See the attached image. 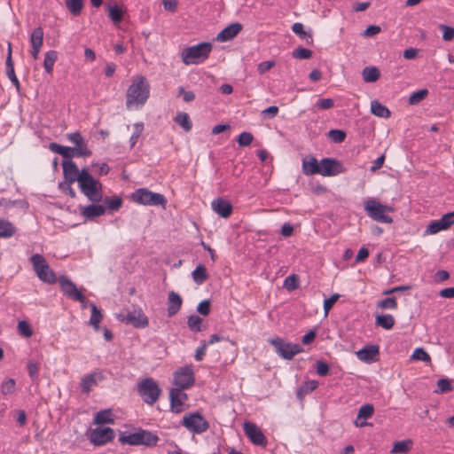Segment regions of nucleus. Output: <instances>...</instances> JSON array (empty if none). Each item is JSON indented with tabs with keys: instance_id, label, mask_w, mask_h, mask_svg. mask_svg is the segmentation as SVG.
I'll list each match as a JSON object with an SVG mask.
<instances>
[{
	"instance_id": "nucleus-1",
	"label": "nucleus",
	"mask_w": 454,
	"mask_h": 454,
	"mask_svg": "<svg viewBox=\"0 0 454 454\" xmlns=\"http://www.w3.org/2000/svg\"><path fill=\"white\" fill-rule=\"evenodd\" d=\"M150 95V85L145 76H138L128 88L126 93V106L142 107Z\"/></svg>"
},
{
	"instance_id": "nucleus-2",
	"label": "nucleus",
	"mask_w": 454,
	"mask_h": 454,
	"mask_svg": "<svg viewBox=\"0 0 454 454\" xmlns=\"http://www.w3.org/2000/svg\"><path fill=\"white\" fill-rule=\"evenodd\" d=\"M77 183L81 192L86 196L90 201L93 203L102 201V184L92 176L88 168H82L81 169V177Z\"/></svg>"
},
{
	"instance_id": "nucleus-3",
	"label": "nucleus",
	"mask_w": 454,
	"mask_h": 454,
	"mask_svg": "<svg viewBox=\"0 0 454 454\" xmlns=\"http://www.w3.org/2000/svg\"><path fill=\"white\" fill-rule=\"evenodd\" d=\"M364 205V211L372 220L383 223H393V218L387 215L388 213H393L395 211L393 207L381 204L374 198L367 199Z\"/></svg>"
},
{
	"instance_id": "nucleus-4",
	"label": "nucleus",
	"mask_w": 454,
	"mask_h": 454,
	"mask_svg": "<svg viewBox=\"0 0 454 454\" xmlns=\"http://www.w3.org/2000/svg\"><path fill=\"white\" fill-rule=\"evenodd\" d=\"M210 43H200L197 45L185 48L181 54L185 65L200 64L206 60L211 52Z\"/></svg>"
},
{
	"instance_id": "nucleus-5",
	"label": "nucleus",
	"mask_w": 454,
	"mask_h": 454,
	"mask_svg": "<svg viewBox=\"0 0 454 454\" xmlns=\"http://www.w3.org/2000/svg\"><path fill=\"white\" fill-rule=\"evenodd\" d=\"M159 437L155 434L144 429H140L128 435L121 434L119 436V442L121 444L131 446L145 445L147 447H153L157 445Z\"/></svg>"
},
{
	"instance_id": "nucleus-6",
	"label": "nucleus",
	"mask_w": 454,
	"mask_h": 454,
	"mask_svg": "<svg viewBox=\"0 0 454 454\" xmlns=\"http://www.w3.org/2000/svg\"><path fill=\"white\" fill-rule=\"evenodd\" d=\"M33 269L38 278L47 284H54L58 278L55 272L50 268L45 258L39 254H35L30 257Z\"/></svg>"
},
{
	"instance_id": "nucleus-7",
	"label": "nucleus",
	"mask_w": 454,
	"mask_h": 454,
	"mask_svg": "<svg viewBox=\"0 0 454 454\" xmlns=\"http://www.w3.org/2000/svg\"><path fill=\"white\" fill-rule=\"evenodd\" d=\"M133 201L145 206H161L166 207L167 200L163 194L153 192L146 188L136 190L131 196Z\"/></svg>"
},
{
	"instance_id": "nucleus-8",
	"label": "nucleus",
	"mask_w": 454,
	"mask_h": 454,
	"mask_svg": "<svg viewBox=\"0 0 454 454\" xmlns=\"http://www.w3.org/2000/svg\"><path fill=\"white\" fill-rule=\"evenodd\" d=\"M137 391L143 401L151 405L157 402L161 393L157 382L152 378H146L140 381Z\"/></svg>"
},
{
	"instance_id": "nucleus-9",
	"label": "nucleus",
	"mask_w": 454,
	"mask_h": 454,
	"mask_svg": "<svg viewBox=\"0 0 454 454\" xmlns=\"http://www.w3.org/2000/svg\"><path fill=\"white\" fill-rule=\"evenodd\" d=\"M182 425L192 434L206 432L209 424L200 412H189L183 417Z\"/></svg>"
},
{
	"instance_id": "nucleus-10",
	"label": "nucleus",
	"mask_w": 454,
	"mask_h": 454,
	"mask_svg": "<svg viewBox=\"0 0 454 454\" xmlns=\"http://www.w3.org/2000/svg\"><path fill=\"white\" fill-rule=\"evenodd\" d=\"M58 281L61 291L67 298L79 302L85 301V296L82 294L83 288H78L76 285L66 276H60Z\"/></svg>"
},
{
	"instance_id": "nucleus-11",
	"label": "nucleus",
	"mask_w": 454,
	"mask_h": 454,
	"mask_svg": "<svg viewBox=\"0 0 454 454\" xmlns=\"http://www.w3.org/2000/svg\"><path fill=\"white\" fill-rule=\"evenodd\" d=\"M276 352L285 359L291 360L295 355L301 353L302 348L298 344L284 342L280 338L270 340Z\"/></svg>"
},
{
	"instance_id": "nucleus-12",
	"label": "nucleus",
	"mask_w": 454,
	"mask_h": 454,
	"mask_svg": "<svg viewBox=\"0 0 454 454\" xmlns=\"http://www.w3.org/2000/svg\"><path fill=\"white\" fill-rule=\"evenodd\" d=\"M194 372L192 365H185L179 368L174 373V384L176 388L188 389L194 384Z\"/></svg>"
},
{
	"instance_id": "nucleus-13",
	"label": "nucleus",
	"mask_w": 454,
	"mask_h": 454,
	"mask_svg": "<svg viewBox=\"0 0 454 454\" xmlns=\"http://www.w3.org/2000/svg\"><path fill=\"white\" fill-rule=\"evenodd\" d=\"M49 149L55 153L60 154L66 160H71L73 157H86L91 155L90 149L64 146L57 143H51Z\"/></svg>"
},
{
	"instance_id": "nucleus-14",
	"label": "nucleus",
	"mask_w": 454,
	"mask_h": 454,
	"mask_svg": "<svg viewBox=\"0 0 454 454\" xmlns=\"http://www.w3.org/2000/svg\"><path fill=\"white\" fill-rule=\"evenodd\" d=\"M243 429L247 437L255 445L265 446L267 439L262 430L252 422H245Z\"/></svg>"
},
{
	"instance_id": "nucleus-15",
	"label": "nucleus",
	"mask_w": 454,
	"mask_h": 454,
	"mask_svg": "<svg viewBox=\"0 0 454 454\" xmlns=\"http://www.w3.org/2000/svg\"><path fill=\"white\" fill-rule=\"evenodd\" d=\"M114 435V429L110 427H98L90 433V440L95 445L100 446L111 442Z\"/></svg>"
},
{
	"instance_id": "nucleus-16",
	"label": "nucleus",
	"mask_w": 454,
	"mask_h": 454,
	"mask_svg": "<svg viewBox=\"0 0 454 454\" xmlns=\"http://www.w3.org/2000/svg\"><path fill=\"white\" fill-rule=\"evenodd\" d=\"M319 170V174L323 176H333L343 172L340 162L333 158L322 159Z\"/></svg>"
},
{
	"instance_id": "nucleus-17",
	"label": "nucleus",
	"mask_w": 454,
	"mask_h": 454,
	"mask_svg": "<svg viewBox=\"0 0 454 454\" xmlns=\"http://www.w3.org/2000/svg\"><path fill=\"white\" fill-rule=\"evenodd\" d=\"M170 409L175 413H180L184 411V403L187 400V395L181 388H172L169 392Z\"/></svg>"
},
{
	"instance_id": "nucleus-18",
	"label": "nucleus",
	"mask_w": 454,
	"mask_h": 454,
	"mask_svg": "<svg viewBox=\"0 0 454 454\" xmlns=\"http://www.w3.org/2000/svg\"><path fill=\"white\" fill-rule=\"evenodd\" d=\"M64 181L69 183L78 182L81 177V170L72 160H64L62 161Z\"/></svg>"
},
{
	"instance_id": "nucleus-19",
	"label": "nucleus",
	"mask_w": 454,
	"mask_h": 454,
	"mask_svg": "<svg viewBox=\"0 0 454 454\" xmlns=\"http://www.w3.org/2000/svg\"><path fill=\"white\" fill-rule=\"evenodd\" d=\"M125 320L127 323L131 324L133 326L137 328L146 327L149 324L148 317L140 309L128 312L125 317Z\"/></svg>"
},
{
	"instance_id": "nucleus-20",
	"label": "nucleus",
	"mask_w": 454,
	"mask_h": 454,
	"mask_svg": "<svg viewBox=\"0 0 454 454\" xmlns=\"http://www.w3.org/2000/svg\"><path fill=\"white\" fill-rule=\"evenodd\" d=\"M213 211L223 218H228L232 213L231 204L223 199L217 198L211 202Z\"/></svg>"
},
{
	"instance_id": "nucleus-21",
	"label": "nucleus",
	"mask_w": 454,
	"mask_h": 454,
	"mask_svg": "<svg viewBox=\"0 0 454 454\" xmlns=\"http://www.w3.org/2000/svg\"><path fill=\"white\" fill-rule=\"evenodd\" d=\"M242 30V25L240 23H232L223 28L217 35L216 40L223 43L233 39Z\"/></svg>"
},
{
	"instance_id": "nucleus-22",
	"label": "nucleus",
	"mask_w": 454,
	"mask_h": 454,
	"mask_svg": "<svg viewBox=\"0 0 454 454\" xmlns=\"http://www.w3.org/2000/svg\"><path fill=\"white\" fill-rule=\"evenodd\" d=\"M7 56H6V61H5V66H6V74L8 76V78L10 79V81L12 82V83L16 87L17 90H20V82L15 74V71H14V65H13V61H12V43L9 42L8 44H7Z\"/></svg>"
},
{
	"instance_id": "nucleus-23",
	"label": "nucleus",
	"mask_w": 454,
	"mask_h": 454,
	"mask_svg": "<svg viewBox=\"0 0 454 454\" xmlns=\"http://www.w3.org/2000/svg\"><path fill=\"white\" fill-rule=\"evenodd\" d=\"M182 303V297L177 293L170 291L168 295V316H175L180 310Z\"/></svg>"
},
{
	"instance_id": "nucleus-24",
	"label": "nucleus",
	"mask_w": 454,
	"mask_h": 454,
	"mask_svg": "<svg viewBox=\"0 0 454 454\" xmlns=\"http://www.w3.org/2000/svg\"><path fill=\"white\" fill-rule=\"evenodd\" d=\"M106 213V207L103 205L96 203L88 205L82 208V215L87 220H92L95 217L103 215Z\"/></svg>"
},
{
	"instance_id": "nucleus-25",
	"label": "nucleus",
	"mask_w": 454,
	"mask_h": 454,
	"mask_svg": "<svg viewBox=\"0 0 454 454\" xmlns=\"http://www.w3.org/2000/svg\"><path fill=\"white\" fill-rule=\"evenodd\" d=\"M101 378L100 372H91L85 375L80 383L81 389L83 393L89 394L93 387L98 384V380Z\"/></svg>"
},
{
	"instance_id": "nucleus-26",
	"label": "nucleus",
	"mask_w": 454,
	"mask_h": 454,
	"mask_svg": "<svg viewBox=\"0 0 454 454\" xmlns=\"http://www.w3.org/2000/svg\"><path fill=\"white\" fill-rule=\"evenodd\" d=\"M320 163L313 156L306 157L302 160V172L306 176L319 174Z\"/></svg>"
},
{
	"instance_id": "nucleus-27",
	"label": "nucleus",
	"mask_w": 454,
	"mask_h": 454,
	"mask_svg": "<svg viewBox=\"0 0 454 454\" xmlns=\"http://www.w3.org/2000/svg\"><path fill=\"white\" fill-rule=\"evenodd\" d=\"M379 347L376 345H369L364 347L357 352V357L361 361L371 362L379 355Z\"/></svg>"
},
{
	"instance_id": "nucleus-28",
	"label": "nucleus",
	"mask_w": 454,
	"mask_h": 454,
	"mask_svg": "<svg viewBox=\"0 0 454 454\" xmlns=\"http://www.w3.org/2000/svg\"><path fill=\"white\" fill-rule=\"evenodd\" d=\"M90 307L91 309L90 325L93 327L95 331H98L99 324L103 318L102 312L94 303H90Z\"/></svg>"
},
{
	"instance_id": "nucleus-29",
	"label": "nucleus",
	"mask_w": 454,
	"mask_h": 454,
	"mask_svg": "<svg viewBox=\"0 0 454 454\" xmlns=\"http://www.w3.org/2000/svg\"><path fill=\"white\" fill-rule=\"evenodd\" d=\"M371 112L381 118H388L390 116V111L387 106L380 103L378 100H373L371 103Z\"/></svg>"
},
{
	"instance_id": "nucleus-30",
	"label": "nucleus",
	"mask_w": 454,
	"mask_h": 454,
	"mask_svg": "<svg viewBox=\"0 0 454 454\" xmlns=\"http://www.w3.org/2000/svg\"><path fill=\"white\" fill-rule=\"evenodd\" d=\"M31 48L41 49L43 43V30L41 27L35 28L30 35Z\"/></svg>"
},
{
	"instance_id": "nucleus-31",
	"label": "nucleus",
	"mask_w": 454,
	"mask_h": 454,
	"mask_svg": "<svg viewBox=\"0 0 454 454\" xmlns=\"http://www.w3.org/2000/svg\"><path fill=\"white\" fill-rule=\"evenodd\" d=\"M292 31L297 35L301 39L306 40L307 43L312 44L313 38L310 32H307L303 28V25L300 22H296L292 26Z\"/></svg>"
},
{
	"instance_id": "nucleus-32",
	"label": "nucleus",
	"mask_w": 454,
	"mask_h": 454,
	"mask_svg": "<svg viewBox=\"0 0 454 454\" xmlns=\"http://www.w3.org/2000/svg\"><path fill=\"white\" fill-rule=\"evenodd\" d=\"M362 74H363V79L365 82H374L380 76V70L375 67H364L362 72Z\"/></svg>"
},
{
	"instance_id": "nucleus-33",
	"label": "nucleus",
	"mask_w": 454,
	"mask_h": 454,
	"mask_svg": "<svg viewBox=\"0 0 454 454\" xmlns=\"http://www.w3.org/2000/svg\"><path fill=\"white\" fill-rule=\"evenodd\" d=\"M174 121L176 123L181 126L185 132L190 131L192 128V123L190 119V116L186 113H178L174 118Z\"/></svg>"
},
{
	"instance_id": "nucleus-34",
	"label": "nucleus",
	"mask_w": 454,
	"mask_h": 454,
	"mask_svg": "<svg viewBox=\"0 0 454 454\" xmlns=\"http://www.w3.org/2000/svg\"><path fill=\"white\" fill-rule=\"evenodd\" d=\"M94 424H110L114 422L113 414L111 410H103L98 411L93 419Z\"/></svg>"
},
{
	"instance_id": "nucleus-35",
	"label": "nucleus",
	"mask_w": 454,
	"mask_h": 454,
	"mask_svg": "<svg viewBox=\"0 0 454 454\" xmlns=\"http://www.w3.org/2000/svg\"><path fill=\"white\" fill-rule=\"evenodd\" d=\"M193 281L197 285L203 284L208 278V275L207 273V269L204 265L200 264L198 265L195 270L192 273Z\"/></svg>"
},
{
	"instance_id": "nucleus-36",
	"label": "nucleus",
	"mask_w": 454,
	"mask_h": 454,
	"mask_svg": "<svg viewBox=\"0 0 454 454\" xmlns=\"http://www.w3.org/2000/svg\"><path fill=\"white\" fill-rule=\"evenodd\" d=\"M104 204L106 209H108L110 212H115L120 209L122 205V199L119 196L106 197L104 200Z\"/></svg>"
},
{
	"instance_id": "nucleus-37",
	"label": "nucleus",
	"mask_w": 454,
	"mask_h": 454,
	"mask_svg": "<svg viewBox=\"0 0 454 454\" xmlns=\"http://www.w3.org/2000/svg\"><path fill=\"white\" fill-rule=\"evenodd\" d=\"M15 231L16 229L11 222L4 219L0 220V238H11Z\"/></svg>"
},
{
	"instance_id": "nucleus-38",
	"label": "nucleus",
	"mask_w": 454,
	"mask_h": 454,
	"mask_svg": "<svg viewBox=\"0 0 454 454\" xmlns=\"http://www.w3.org/2000/svg\"><path fill=\"white\" fill-rule=\"evenodd\" d=\"M58 59V53L55 51H49L45 53L44 60H43V67L45 72L48 74H51L53 70L54 63Z\"/></svg>"
},
{
	"instance_id": "nucleus-39",
	"label": "nucleus",
	"mask_w": 454,
	"mask_h": 454,
	"mask_svg": "<svg viewBox=\"0 0 454 454\" xmlns=\"http://www.w3.org/2000/svg\"><path fill=\"white\" fill-rule=\"evenodd\" d=\"M376 325L386 330L391 329L395 325V319L390 314H384L376 317Z\"/></svg>"
},
{
	"instance_id": "nucleus-40",
	"label": "nucleus",
	"mask_w": 454,
	"mask_h": 454,
	"mask_svg": "<svg viewBox=\"0 0 454 454\" xmlns=\"http://www.w3.org/2000/svg\"><path fill=\"white\" fill-rule=\"evenodd\" d=\"M412 447V441L410 439L395 442L391 450L392 453H407Z\"/></svg>"
},
{
	"instance_id": "nucleus-41",
	"label": "nucleus",
	"mask_w": 454,
	"mask_h": 454,
	"mask_svg": "<svg viewBox=\"0 0 454 454\" xmlns=\"http://www.w3.org/2000/svg\"><path fill=\"white\" fill-rule=\"evenodd\" d=\"M67 138L74 145V148L89 149L82 136L79 132L67 134Z\"/></svg>"
},
{
	"instance_id": "nucleus-42",
	"label": "nucleus",
	"mask_w": 454,
	"mask_h": 454,
	"mask_svg": "<svg viewBox=\"0 0 454 454\" xmlns=\"http://www.w3.org/2000/svg\"><path fill=\"white\" fill-rule=\"evenodd\" d=\"M317 387H318V382L317 380H307L297 390V395L299 397H301L302 395H308L309 393L315 390Z\"/></svg>"
},
{
	"instance_id": "nucleus-43",
	"label": "nucleus",
	"mask_w": 454,
	"mask_h": 454,
	"mask_svg": "<svg viewBox=\"0 0 454 454\" xmlns=\"http://www.w3.org/2000/svg\"><path fill=\"white\" fill-rule=\"evenodd\" d=\"M66 6L74 16L81 13L83 7V0H66Z\"/></svg>"
},
{
	"instance_id": "nucleus-44",
	"label": "nucleus",
	"mask_w": 454,
	"mask_h": 454,
	"mask_svg": "<svg viewBox=\"0 0 454 454\" xmlns=\"http://www.w3.org/2000/svg\"><path fill=\"white\" fill-rule=\"evenodd\" d=\"M108 16L114 24H117L122 20L123 12L117 4L110 5L108 6Z\"/></svg>"
},
{
	"instance_id": "nucleus-45",
	"label": "nucleus",
	"mask_w": 454,
	"mask_h": 454,
	"mask_svg": "<svg viewBox=\"0 0 454 454\" xmlns=\"http://www.w3.org/2000/svg\"><path fill=\"white\" fill-rule=\"evenodd\" d=\"M0 388L4 395H12L16 390V382L13 379H6L1 383Z\"/></svg>"
},
{
	"instance_id": "nucleus-46",
	"label": "nucleus",
	"mask_w": 454,
	"mask_h": 454,
	"mask_svg": "<svg viewBox=\"0 0 454 454\" xmlns=\"http://www.w3.org/2000/svg\"><path fill=\"white\" fill-rule=\"evenodd\" d=\"M411 359L416 360V361H422L425 363L431 362V357H430L429 354L422 348H415L411 356Z\"/></svg>"
},
{
	"instance_id": "nucleus-47",
	"label": "nucleus",
	"mask_w": 454,
	"mask_h": 454,
	"mask_svg": "<svg viewBox=\"0 0 454 454\" xmlns=\"http://www.w3.org/2000/svg\"><path fill=\"white\" fill-rule=\"evenodd\" d=\"M144 130V123L143 122H136L133 124V132L129 138L130 146L134 147L137 143L139 137L141 136Z\"/></svg>"
},
{
	"instance_id": "nucleus-48",
	"label": "nucleus",
	"mask_w": 454,
	"mask_h": 454,
	"mask_svg": "<svg viewBox=\"0 0 454 454\" xmlns=\"http://www.w3.org/2000/svg\"><path fill=\"white\" fill-rule=\"evenodd\" d=\"M373 412H374V407L372 404H370V403L364 404L359 408V411L357 413L358 419L366 420L372 417Z\"/></svg>"
},
{
	"instance_id": "nucleus-49",
	"label": "nucleus",
	"mask_w": 454,
	"mask_h": 454,
	"mask_svg": "<svg viewBox=\"0 0 454 454\" xmlns=\"http://www.w3.org/2000/svg\"><path fill=\"white\" fill-rule=\"evenodd\" d=\"M201 323L202 318H200L197 315H192L188 317L187 325L191 331L192 332H201Z\"/></svg>"
},
{
	"instance_id": "nucleus-50",
	"label": "nucleus",
	"mask_w": 454,
	"mask_h": 454,
	"mask_svg": "<svg viewBox=\"0 0 454 454\" xmlns=\"http://www.w3.org/2000/svg\"><path fill=\"white\" fill-rule=\"evenodd\" d=\"M427 95H428V90L427 89H423V90L415 91L411 94V96L409 98V104L410 105H418L419 102H421L423 99H425Z\"/></svg>"
},
{
	"instance_id": "nucleus-51",
	"label": "nucleus",
	"mask_w": 454,
	"mask_h": 454,
	"mask_svg": "<svg viewBox=\"0 0 454 454\" xmlns=\"http://www.w3.org/2000/svg\"><path fill=\"white\" fill-rule=\"evenodd\" d=\"M447 230L445 223L441 219L431 222L427 227V234H435L441 231Z\"/></svg>"
},
{
	"instance_id": "nucleus-52",
	"label": "nucleus",
	"mask_w": 454,
	"mask_h": 454,
	"mask_svg": "<svg viewBox=\"0 0 454 454\" xmlns=\"http://www.w3.org/2000/svg\"><path fill=\"white\" fill-rule=\"evenodd\" d=\"M17 329L19 333L25 338H30L33 335V330L27 321H20Z\"/></svg>"
},
{
	"instance_id": "nucleus-53",
	"label": "nucleus",
	"mask_w": 454,
	"mask_h": 454,
	"mask_svg": "<svg viewBox=\"0 0 454 454\" xmlns=\"http://www.w3.org/2000/svg\"><path fill=\"white\" fill-rule=\"evenodd\" d=\"M312 51L309 50V49H305V48H302V47H299L297 49H295L292 55L294 59H310L312 57Z\"/></svg>"
},
{
	"instance_id": "nucleus-54",
	"label": "nucleus",
	"mask_w": 454,
	"mask_h": 454,
	"mask_svg": "<svg viewBox=\"0 0 454 454\" xmlns=\"http://www.w3.org/2000/svg\"><path fill=\"white\" fill-rule=\"evenodd\" d=\"M378 307L382 309H395L397 308V302L395 298L388 297L378 302Z\"/></svg>"
},
{
	"instance_id": "nucleus-55",
	"label": "nucleus",
	"mask_w": 454,
	"mask_h": 454,
	"mask_svg": "<svg viewBox=\"0 0 454 454\" xmlns=\"http://www.w3.org/2000/svg\"><path fill=\"white\" fill-rule=\"evenodd\" d=\"M334 106V101L332 98H320L314 105L317 110H328Z\"/></svg>"
},
{
	"instance_id": "nucleus-56",
	"label": "nucleus",
	"mask_w": 454,
	"mask_h": 454,
	"mask_svg": "<svg viewBox=\"0 0 454 454\" xmlns=\"http://www.w3.org/2000/svg\"><path fill=\"white\" fill-rule=\"evenodd\" d=\"M346 132L340 129H331L328 132L329 138L334 143H341L346 138Z\"/></svg>"
},
{
	"instance_id": "nucleus-57",
	"label": "nucleus",
	"mask_w": 454,
	"mask_h": 454,
	"mask_svg": "<svg viewBox=\"0 0 454 454\" xmlns=\"http://www.w3.org/2000/svg\"><path fill=\"white\" fill-rule=\"evenodd\" d=\"M284 287L288 291H293L298 287V278L293 274L286 278Z\"/></svg>"
},
{
	"instance_id": "nucleus-58",
	"label": "nucleus",
	"mask_w": 454,
	"mask_h": 454,
	"mask_svg": "<svg viewBox=\"0 0 454 454\" xmlns=\"http://www.w3.org/2000/svg\"><path fill=\"white\" fill-rule=\"evenodd\" d=\"M340 295L338 294H334L332 296H330L328 299H325L324 301V312L325 316L326 317L333 306V304L338 301Z\"/></svg>"
},
{
	"instance_id": "nucleus-59",
	"label": "nucleus",
	"mask_w": 454,
	"mask_h": 454,
	"mask_svg": "<svg viewBox=\"0 0 454 454\" xmlns=\"http://www.w3.org/2000/svg\"><path fill=\"white\" fill-rule=\"evenodd\" d=\"M439 27L442 32V39L444 41H451L454 38V27L447 25H440Z\"/></svg>"
},
{
	"instance_id": "nucleus-60",
	"label": "nucleus",
	"mask_w": 454,
	"mask_h": 454,
	"mask_svg": "<svg viewBox=\"0 0 454 454\" xmlns=\"http://www.w3.org/2000/svg\"><path fill=\"white\" fill-rule=\"evenodd\" d=\"M254 139L253 135L250 132H242L238 137V143L240 146L249 145Z\"/></svg>"
},
{
	"instance_id": "nucleus-61",
	"label": "nucleus",
	"mask_w": 454,
	"mask_h": 454,
	"mask_svg": "<svg viewBox=\"0 0 454 454\" xmlns=\"http://www.w3.org/2000/svg\"><path fill=\"white\" fill-rule=\"evenodd\" d=\"M210 301L204 300L198 304L197 311L203 316H207L210 313Z\"/></svg>"
},
{
	"instance_id": "nucleus-62",
	"label": "nucleus",
	"mask_w": 454,
	"mask_h": 454,
	"mask_svg": "<svg viewBox=\"0 0 454 454\" xmlns=\"http://www.w3.org/2000/svg\"><path fill=\"white\" fill-rule=\"evenodd\" d=\"M437 387L439 392L445 393L452 389L451 384L447 379H441L437 381Z\"/></svg>"
},
{
	"instance_id": "nucleus-63",
	"label": "nucleus",
	"mask_w": 454,
	"mask_h": 454,
	"mask_svg": "<svg viewBox=\"0 0 454 454\" xmlns=\"http://www.w3.org/2000/svg\"><path fill=\"white\" fill-rule=\"evenodd\" d=\"M380 30V27L377 25H371L363 32L362 35L364 37H371L379 34Z\"/></svg>"
},
{
	"instance_id": "nucleus-64",
	"label": "nucleus",
	"mask_w": 454,
	"mask_h": 454,
	"mask_svg": "<svg viewBox=\"0 0 454 454\" xmlns=\"http://www.w3.org/2000/svg\"><path fill=\"white\" fill-rule=\"evenodd\" d=\"M317 373L320 376H325L329 372V366L326 363L318 361L316 365Z\"/></svg>"
}]
</instances>
